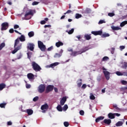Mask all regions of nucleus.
Wrapping results in <instances>:
<instances>
[{
  "label": "nucleus",
  "instance_id": "1",
  "mask_svg": "<svg viewBox=\"0 0 127 127\" xmlns=\"http://www.w3.org/2000/svg\"><path fill=\"white\" fill-rule=\"evenodd\" d=\"M19 40L21 42H23L25 41V36L23 35H21L20 37L17 38L14 41V50L12 51V54H15L17 51L21 49V44H19Z\"/></svg>",
  "mask_w": 127,
  "mask_h": 127
},
{
  "label": "nucleus",
  "instance_id": "2",
  "mask_svg": "<svg viewBox=\"0 0 127 127\" xmlns=\"http://www.w3.org/2000/svg\"><path fill=\"white\" fill-rule=\"evenodd\" d=\"M32 68L36 72H39L41 70V67L35 62H32L31 63Z\"/></svg>",
  "mask_w": 127,
  "mask_h": 127
},
{
  "label": "nucleus",
  "instance_id": "3",
  "mask_svg": "<svg viewBox=\"0 0 127 127\" xmlns=\"http://www.w3.org/2000/svg\"><path fill=\"white\" fill-rule=\"evenodd\" d=\"M33 14H34L33 13V10L30 9L28 10V12H26L24 18L25 20H28V19H30V18H31V16L30 15H33Z\"/></svg>",
  "mask_w": 127,
  "mask_h": 127
},
{
  "label": "nucleus",
  "instance_id": "4",
  "mask_svg": "<svg viewBox=\"0 0 127 127\" xmlns=\"http://www.w3.org/2000/svg\"><path fill=\"white\" fill-rule=\"evenodd\" d=\"M38 45L39 48L41 50V51H43L44 52L45 50H46V46L43 44V42H42L41 41H38Z\"/></svg>",
  "mask_w": 127,
  "mask_h": 127
},
{
  "label": "nucleus",
  "instance_id": "5",
  "mask_svg": "<svg viewBox=\"0 0 127 127\" xmlns=\"http://www.w3.org/2000/svg\"><path fill=\"white\" fill-rule=\"evenodd\" d=\"M102 69L103 70V72L106 80H110V72L107 71V68H105L104 67H103Z\"/></svg>",
  "mask_w": 127,
  "mask_h": 127
},
{
  "label": "nucleus",
  "instance_id": "6",
  "mask_svg": "<svg viewBox=\"0 0 127 127\" xmlns=\"http://www.w3.org/2000/svg\"><path fill=\"white\" fill-rule=\"evenodd\" d=\"M45 84H40L38 87V91L41 94L42 93H43L45 91Z\"/></svg>",
  "mask_w": 127,
  "mask_h": 127
},
{
  "label": "nucleus",
  "instance_id": "7",
  "mask_svg": "<svg viewBox=\"0 0 127 127\" xmlns=\"http://www.w3.org/2000/svg\"><path fill=\"white\" fill-rule=\"evenodd\" d=\"M1 30L3 31V30H6L8 28V23L5 22H3L1 24Z\"/></svg>",
  "mask_w": 127,
  "mask_h": 127
},
{
  "label": "nucleus",
  "instance_id": "8",
  "mask_svg": "<svg viewBox=\"0 0 127 127\" xmlns=\"http://www.w3.org/2000/svg\"><path fill=\"white\" fill-rule=\"evenodd\" d=\"M54 89V86L52 85H49L47 86L46 88V93H48L50 92H52Z\"/></svg>",
  "mask_w": 127,
  "mask_h": 127
},
{
  "label": "nucleus",
  "instance_id": "9",
  "mask_svg": "<svg viewBox=\"0 0 127 127\" xmlns=\"http://www.w3.org/2000/svg\"><path fill=\"white\" fill-rule=\"evenodd\" d=\"M27 49H29L31 51H33L34 50V44L31 43H28L27 44Z\"/></svg>",
  "mask_w": 127,
  "mask_h": 127
},
{
  "label": "nucleus",
  "instance_id": "10",
  "mask_svg": "<svg viewBox=\"0 0 127 127\" xmlns=\"http://www.w3.org/2000/svg\"><path fill=\"white\" fill-rule=\"evenodd\" d=\"M66 101H67V97L66 96H64L60 101L61 106H64Z\"/></svg>",
  "mask_w": 127,
  "mask_h": 127
},
{
  "label": "nucleus",
  "instance_id": "11",
  "mask_svg": "<svg viewBox=\"0 0 127 127\" xmlns=\"http://www.w3.org/2000/svg\"><path fill=\"white\" fill-rule=\"evenodd\" d=\"M92 34H93V35H102V33H103V31H92L91 32Z\"/></svg>",
  "mask_w": 127,
  "mask_h": 127
},
{
  "label": "nucleus",
  "instance_id": "12",
  "mask_svg": "<svg viewBox=\"0 0 127 127\" xmlns=\"http://www.w3.org/2000/svg\"><path fill=\"white\" fill-rule=\"evenodd\" d=\"M89 50V49L87 47H85L81 49L80 51H78L79 52V54H82V53H84L86 52V51H88Z\"/></svg>",
  "mask_w": 127,
  "mask_h": 127
},
{
  "label": "nucleus",
  "instance_id": "13",
  "mask_svg": "<svg viewBox=\"0 0 127 127\" xmlns=\"http://www.w3.org/2000/svg\"><path fill=\"white\" fill-rule=\"evenodd\" d=\"M48 108H49V106H48V104L46 103L42 105L41 110H42V111H44V110H48Z\"/></svg>",
  "mask_w": 127,
  "mask_h": 127
},
{
  "label": "nucleus",
  "instance_id": "14",
  "mask_svg": "<svg viewBox=\"0 0 127 127\" xmlns=\"http://www.w3.org/2000/svg\"><path fill=\"white\" fill-rule=\"evenodd\" d=\"M103 123L105 124V125H107L108 126H110L112 123V120L111 119H105L103 121Z\"/></svg>",
  "mask_w": 127,
  "mask_h": 127
},
{
  "label": "nucleus",
  "instance_id": "15",
  "mask_svg": "<svg viewBox=\"0 0 127 127\" xmlns=\"http://www.w3.org/2000/svg\"><path fill=\"white\" fill-rule=\"evenodd\" d=\"M27 78H29V80H32L34 79V74L31 73H28Z\"/></svg>",
  "mask_w": 127,
  "mask_h": 127
},
{
  "label": "nucleus",
  "instance_id": "16",
  "mask_svg": "<svg viewBox=\"0 0 127 127\" xmlns=\"http://www.w3.org/2000/svg\"><path fill=\"white\" fill-rule=\"evenodd\" d=\"M63 45H64V43L60 41L56 43V46L58 47V48L60 47V46H63Z\"/></svg>",
  "mask_w": 127,
  "mask_h": 127
},
{
  "label": "nucleus",
  "instance_id": "17",
  "mask_svg": "<svg viewBox=\"0 0 127 127\" xmlns=\"http://www.w3.org/2000/svg\"><path fill=\"white\" fill-rule=\"evenodd\" d=\"M108 117L109 119H111V120H113V119H115V113H110L108 115Z\"/></svg>",
  "mask_w": 127,
  "mask_h": 127
},
{
  "label": "nucleus",
  "instance_id": "18",
  "mask_svg": "<svg viewBox=\"0 0 127 127\" xmlns=\"http://www.w3.org/2000/svg\"><path fill=\"white\" fill-rule=\"evenodd\" d=\"M104 119H105V117H104V116L99 117L95 120V122H96V123H99V122H100V121H103V120H104Z\"/></svg>",
  "mask_w": 127,
  "mask_h": 127
},
{
  "label": "nucleus",
  "instance_id": "19",
  "mask_svg": "<svg viewBox=\"0 0 127 127\" xmlns=\"http://www.w3.org/2000/svg\"><path fill=\"white\" fill-rule=\"evenodd\" d=\"M84 38L86 40H90L92 38V37H91V34H86L84 35Z\"/></svg>",
  "mask_w": 127,
  "mask_h": 127
},
{
  "label": "nucleus",
  "instance_id": "20",
  "mask_svg": "<svg viewBox=\"0 0 127 127\" xmlns=\"http://www.w3.org/2000/svg\"><path fill=\"white\" fill-rule=\"evenodd\" d=\"M79 54H80L79 51H78V52L74 51V52H72L70 54V55H71V56H73V57H75V56H76V55H79Z\"/></svg>",
  "mask_w": 127,
  "mask_h": 127
},
{
  "label": "nucleus",
  "instance_id": "21",
  "mask_svg": "<svg viewBox=\"0 0 127 127\" xmlns=\"http://www.w3.org/2000/svg\"><path fill=\"white\" fill-rule=\"evenodd\" d=\"M5 87H6V85H5V84L2 83L0 84V91H2V90H3V89H4V88H5Z\"/></svg>",
  "mask_w": 127,
  "mask_h": 127
},
{
  "label": "nucleus",
  "instance_id": "22",
  "mask_svg": "<svg viewBox=\"0 0 127 127\" xmlns=\"http://www.w3.org/2000/svg\"><path fill=\"white\" fill-rule=\"evenodd\" d=\"M58 65H59V63H54L53 64H51L50 65V67L51 68H54V67H56V66H58Z\"/></svg>",
  "mask_w": 127,
  "mask_h": 127
},
{
  "label": "nucleus",
  "instance_id": "23",
  "mask_svg": "<svg viewBox=\"0 0 127 127\" xmlns=\"http://www.w3.org/2000/svg\"><path fill=\"white\" fill-rule=\"evenodd\" d=\"M111 28L113 30H114V31L121 30V29H122V28L120 27H115L114 26H112L111 27Z\"/></svg>",
  "mask_w": 127,
  "mask_h": 127
},
{
  "label": "nucleus",
  "instance_id": "24",
  "mask_svg": "<svg viewBox=\"0 0 127 127\" xmlns=\"http://www.w3.org/2000/svg\"><path fill=\"white\" fill-rule=\"evenodd\" d=\"M123 125H124V122L122 121H119L116 124L115 126L116 127H122Z\"/></svg>",
  "mask_w": 127,
  "mask_h": 127
},
{
  "label": "nucleus",
  "instance_id": "25",
  "mask_svg": "<svg viewBox=\"0 0 127 127\" xmlns=\"http://www.w3.org/2000/svg\"><path fill=\"white\" fill-rule=\"evenodd\" d=\"M26 112L28 116H31V115L33 114V110H32V109H27L26 110Z\"/></svg>",
  "mask_w": 127,
  "mask_h": 127
},
{
  "label": "nucleus",
  "instance_id": "26",
  "mask_svg": "<svg viewBox=\"0 0 127 127\" xmlns=\"http://www.w3.org/2000/svg\"><path fill=\"white\" fill-rule=\"evenodd\" d=\"M78 82H80L77 83V86L78 88H80L82 86V79L80 78L78 79Z\"/></svg>",
  "mask_w": 127,
  "mask_h": 127
},
{
  "label": "nucleus",
  "instance_id": "27",
  "mask_svg": "<svg viewBox=\"0 0 127 127\" xmlns=\"http://www.w3.org/2000/svg\"><path fill=\"white\" fill-rule=\"evenodd\" d=\"M28 35L29 37H33L34 36V32L33 31H31L28 33Z\"/></svg>",
  "mask_w": 127,
  "mask_h": 127
},
{
  "label": "nucleus",
  "instance_id": "28",
  "mask_svg": "<svg viewBox=\"0 0 127 127\" xmlns=\"http://www.w3.org/2000/svg\"><path fill=\"white\" fill-rule=\"evenodd\" d=\"M57 109L58 110V111H59V112H62L63 111V109H62V107L61 105H58L57 107Z\"/></svg>",
  "mask_w": 127,
  "mask_h": 127
},
{
  "label": "nucleus",
  "instance_id": "29",
  "mask_svg": "<svg viewBox=\"0 0 127 127\" xmlns=\"http://www.w3.org/2000/svg\"><path fill=\"white\" fill-rule=\"evenodd\" d=\"M122 68L123 69H127V63L124 62L122 66Z\"/></svg>",
  "mask_w": 127,
  "mask_h": 127
},
{
  "label": "nucleus",
  "instance_id": "30",
  "mask_svg": "<svg viewBox=\"0 0 127 127\" xmlns=\"http://www.w3.org/2000/svg\"><path fill=\"white\" fill-rule=\"evenodd\" d=\"M126 24H127V21H124L122 22L120 24V26L121 27H124V26H125V25H126Z\"/></svg>",
  "mask_w": 127,
  "mask_h": 127
},
{
  "label": "nucleus",
  "instance_id": "31",
  "mask_svg": "<svg viewBox=\"0 0 127 127\" xmlns=\"http://www.w3.org/2000/svg\"><path fill=\"white\" fill-rule=\"evenodd\" d=\"M109 36H110V34L108 33H105L102 35V37L103 38H105L106 37H109Z\"/></svg>",
  "mask_w": 127,
  "mask_h": 127
},
{
  "label": "nucleus",
  "instance_id": "32",
  "mask_svg": "<svg viewBox=\"0 0 127 127\" xmlns=\"http://www.w3.org/2000/svg\"><path fill=\"white\" fill-rule=\"evenodd\" d=\"M60 53H56L54 56V58H60L62 57Z\"/></svg>",
  "mask_w": 127,
  "mask_h": 127
},
{
  "label": "nucleus",
  "instance_id": "33",
  "mask_svg": "<svg viewBox=\"0 0 127 127\" xmlns=\"http://www.w3.org/2000/svg\"><path fill=\"white\" fill-rule=\"evenodd\" d=\"M81 17H82L81 14H80L79 13L75 14V18H76V19H78V18H81Z\"/></svg>",
  "mask_w": 127,
  "mask_h": 127
},
{
  "label": "nucleus",
  "instance_id": "34",
  "mask_svg": "<svg viewBox=\"0 0 127 127\" xmlns=\"http://www.w3.org/2000/svg\"><path fill=\"white\" fill-rule=\"evenodd\" d=\"M65 32L68 33L69 34H72L73 32H74V28L71 29L69 31L66 30Z\"/></svg>",
  "mask_w": 127,
  "mask_h": 127
},
{
  "label": "nucleus",
  "instance_id": "35",
  "mask_svg": "<svg viewBox=\"0 0 127 127\" xmlns=\"http://www.w3.org/2000/svg\"><path fill=\"white\" fill-rule=\"evenodd\" d=\"M116 74L118 76H124V72H121L120 71H117L116 72Z\"/></svg>",
  "mask_w": 127,
  "mask_h": 127
},
{
  "label": "nucleus",
  "instance_id": "36",
  "mask_svg": "<svg viewBox=\"0 0 127 127\" xmlns=\"http://www.w3.org/2000/svg\"><path fill=\"white\" fill-rule=\"evenodd\" d=\"M67 109H68V105H67V104L64 105L63 108V111H67Z\"/></svg>",
  "mask_w": 127,
  "mask_h": 127
},
{
  "label": "nucleus",
  "instance_id": "37",
  "mask_svg": "<svg viewBox=\"0 0 127 127\" xmlns=\"http://www.w3.org/2000/svg\"><path fill=\"white\" fill-rule=\"evenodd\" d=\"M4 46H5V43H2L0 45V50H1V49H2V48H3V47H4Z\"/></svg>",
  "mask_w": 127,
  "mask_h": 127
},
{
  "label": "nucleus",
  "instance_id": "38",
  "mask_svg": "<svg viewBox=\"0 0 127 127\" xmlns=\"http://www.w3.org/2000/svg\"><path fill=\"white\" fill-rule=\"evenodd\" d=\"M121 83L122 85H127V81L126 80H122Z\"/></svg>",
  "mask_w": 127,
  "mask_h": 127
},
{
  "label": "nucleus",
  "instance_id": "39",
  "mask_svg": "<svg viewBox=\"0 0 127 127\" xmlns=\"http://www.w3.org/2000/svg\"><path fill=\"white\" fill-rule=\"evenodd\" d=\"M113 108H115V110L117 111H120V108L118 107V105H117L116 104L113 105Z\"/></svg>",
  "mask_w": 127,
  "mask_h": 127
},
{
  "label": "nucleus",
  "instance_id": "40",
  "mask_svg": "<svg viewBox=\"0 0 127 127\" xmlns=\"http://www.w3.org/2000/svg\"><path fill=\"white\" fill-rule=\"evenodd\" d=\"M90 100H95V99H96V97H95V96H94V95L91 93L90 96Z\"/></svg>",
  "mask_w": 127,
  "mask_h": 127
},
{
  "label": "nucleus",
  "instance_id": "41",
  "mask_svg": "<svg viewBox=\"0 0 127 127\" xmlns=\"http://www.w3.org/2000/svg\"><path fill=\"white\" fill-rule=\"evenodd\" d=\"M108 15L110 17H113V16H115V14L114 13H108Z\"/></svg>",
  "mask_w": 127,
  "mask_h": 127
},
{
  "label": "nucleus",
  "instance_id": "42",
  "mask_svg": "<svg viewBox=\"0 0 127 127\" xmlns=\"http://www.w3.org/2000/svg\"><path fill=\"white\" fill-rule=\"evenodd\" d=\"M6 105V103H1L0 104V108H5V106Z\"/></svg>",
  "mask_w": 127,
  "mask_h": 127
},
{
  "label": "nucleus",
  "instance_id": "43",
  "mask_svg": "<svg viewBox=\"0 0 127 127\" xmlns=\"http://www.w3.org/2000/svg\"><path fill=\"white\" fill-rule=\"evenodd\" d=\"M108 60H109V57H104L102 59V61H108Z\"/></svg>",
  "mask_w": 127,
  "mask_h": 127
},
{
  "label": "nucleus",
  "instance_id": "44",
  "mask_svg": "<svg viewBox=\"0 0 127 127\" xmlns=\"http://www.w3.org/2000/svg\"><path fill=\"white\" fill-rule=\"evenodd\" d=\"M39 99V97H38V96H36L33 98V101L34 102H37Z\"/></svg>",
  "mask_w": 127,
  "mask_h": 127
},
{
  "label": "nucleus",
  "instance_id": "45",
  "mask_svg": "<svg viewBox=\"0 0 127 127\" xmlns=\"http://www.w3.org/2000/svg\"><path fill=\"white\" fill-rule=\"evenodd\" d=\"M64 127H69V123H68L67 122H64Z\"/></svg>",
  "mask_w": 127,
  "mask_h": 127
},
{
  "label": "nucleus",
  "instance_id": "46",
  "mask_svg": "<svg viewBox=\"0 0 127 127\" xmlns=\"http://www.w3.org/2000/svg\"><path fill=\"white\" fill-rule=\"evenodd\" d=\"M22 57V55H21V53H20L17 55V59H20V58H21Z\"/></svg>",
  "mask_w": 127,
  "mask_h": 127
},
{
  "label": "nucleus",
  "instance_id": "47",
  "mask_svg": "<svg viewBox=\"0 0 127 127\" xmlns=\"http://www.w3.org/2000/svg\"><path fill=\"white\" fill-rule=\"evenodd\" d=\"M99 24H102L103 23H106V21L104 20H100L99 22H98Z\"/></svg>",
  "mask_w": 127,
  "mask_h": 127
},
{
  "label": "nucleus",
  "instance_id": "48",
  "mask_svg": "<svg viewBox=\"0 0 127 127\" xmlns=\"http://www.w3.org/2000/svg\"><path fill=\"white\" fill-rule=\"evenodd\" d=\"M79 114L81 116H84L85 112H84V111L83 110H80L79 111Z\"/></svg>",
  "mask_w": 127,
  "mask_h": 127
},
{
  "label": "nucleus",
  "instance_id": "49",
  "mask_svg": "<svg viewBox=\"0 0 127 127\" xmlns=\"http://www.w3.org/2000/svg\"><path fill=\"white\" fill-rule=\"evenodd\" d=\"M38 3H39V2L34 1V2H32V5H37V4H38Z\"/></svg>",
  "mask_w": 127,
  "mask_h": 127
},
{
  "label": "nucleus",
  "instance_id": "50",
  "mask_svg": "<svg viewBox=\"0 0 127 127\" xmlns=\"http://www.w3.org/2000/svg\"><path fill=\"white\" fill-rule=\"evenodd\" d=\"M120 50L121 51H123V50H124V49H125V48H126V46H121L120 47Z\"/></svg>",
  "mask_w": 127,
  "mask_h": 127
},
{
  "label": "nucleus",
  "instance_id": "51",
  "mask_svg": "<svg viewBox=\"0 0 127 127\" xmlns=\"http://www.w3.org/2000/svg\"><path fill=\"white\" fill-rule=\"evenodd\" d=\"M31 87V85H30V84H28L27 83L26 84V88H27V89H30Z\"/></svg>",
  "mask_w": 127,
  "mask_h": 127
},
{
  "label": "nucleus",
  "instance_id": "52",
  "mask_svg": "<svg viewBox=\"0 0 127 127\" xmlns=\"http://www.w3.org/2000/svg\"><path fill=\"white\" fill-rule=\"evenodd\" d=\"M91 12V10L90 9H86L85 10V13H90Z\"/></svg>",
  "mask_w": 127,
  "mask_h": 127
},
{
  "label": "nucleus",
  "instance_id": "53",
  "mask_svg": "<svg viewBox=\"0 0 127 127\" xmlns=\"http://www.w3.org/2000/svg\"><path fill=\"white\" fill-rule=\"evenodd\" d=\"M9 32L10 33H13V32H14V30H13V28L10 29L9 30Z\"/></svg>",
  "mask_w": 127,
  "mask_h": 127
},
{
  "label": "nucleus",
  "instance_id": "54",
  "mask_svg": "<svg viewBox=\"0 0 127 127\" xmlns=\"http://www.w3.org/2000/svg\"><path fill=\"white\" fill-rule=\"evenodd\" d=\"M97 80L98 82H100V81H101V80H102V77L101 76H99L97 78Z\"/></svg>",
  "mask_w": 127,
  "mask_h": 127
},
{
  "label": "nucleus",
  "instance_id": "55",
  "mask_svg": "<svg viewBox=\"0 0 127 127\" xmlns=\"http://www.w3.org/2000/svg\"><path fill=\"white\" fill-rule=\"evenodd\" d=\"M115 48H111V53L112 54H114L115 53Z\"/></svg>",
  "mask_w": 127,
  "mask_h": 127
},
{
  "label": "nucleus",
  "instance_id": "56",
  "mask_svg": "<svg viewBox=\"0 0 127 127\" xmlns=\"http://www.w3.org/2000/svg\"><path fill=\"white\" fill-rule=\"evenodd\" d=\"M52 49H53V46H51L49 48H48L47 51H51V50H52Z\"/></svg>",
  "mask_w": 127,
  "mask_h": 127
},
{
  "label": "nucleus",
  "instance_id": "57",
  "mask_svg": "<svg viewBox=\"0 0 127 127\" xmlns=\"http://www.w3.org/2000/svg\"><path fill=\"white\" fill-rule=\"evenodd\" d=\"M72 11L71 10H68L65 13H64V14H67V13H71Z\"/></svg>",
  "mask_w": 127,
  "mask_h": 127
},
{
  "label": "nucleus",
  "instance_id": "58",
  "mask_svg": "<svg viewBox=\"0 0 127 127\" xmlns=\"http://www.w3.org/2000/svg\"><path fill=\"white\" fill-rule=\"evenodd\" d=\"M17 28H19V26L18 25H15L14 26V29H17Z\"/></svg>",
  "mask_w": 127,
  "mask_h": 127
},
{
  "label": "nucleus",
  "instance_id": "59",
  "mask_svg": "<svg viewBox=\"0 0 127 127\" xmlns=\"http://www.w3.org/2000/svg\"><path fill=\"white\" fill-rule=\"evenodd\" d=\"M82 89H86L87 88V85L85 84H83L81 86Z\"/></svg>",
  "mask_w": 127,
  "mask_h": 127
},
{
  "label": "nucleus",
  "instance_id": "60",
  "mask_svg": "<svg viewBox=\"0 0 127 127\" xmlns=\"http://www.w3.org/2000/svg\"><path fill=\"white\" fill-rule=\"evenodd\" d=\"M41 24H45L46 23V21L45 20H42L40 22Z\"/></svg>",
  "mask_w": 127,
  "mask_h": 127
},
{
  "label": "nucleus",
  "instance_id": "61",
  "mask_svg": "<svg viewBox=\"0 0 127 127\" xmlns=\"http://www.w3.org/2000/svg\"><path fill=\"white\" fill-rule=\"evenodd\" d=\"M7 126H11L12 125V123L10 121H9L7 123Z\"/></svg>",
  "mask_w": 127,
  "mask_h": 127
},
{
  "label": "nucleus",
  "instance_id": "62",
  "mask_svg": "<svg viewBox=\"0 0 127 127\" xmlns=\"http://www.w3.org/2000/svg\"><path fill=\"white\" fill-rule=\"evenodd\" d=\"M120 117V116H121V114H119V113H114V116L115 117Z\"/></svg>",
  "mask_w": 127,
  "mask_h": 127
},
{
  "label": "nucleus",
  "instance_id": "63",
  "mask_svg": "<svg viewBox=\"0 0 127 127\" xmlns=\"http://www.w3.org/2000/svg\"><path fill=\"white\" fill-rule=\"evenodd\" d=\"M45 28H46L47 27L50 28L51 27V25H46L44 26Z\"/></svg>",
  "mask_w": 127,
  "mask_h": 127
},
{
  "label": "nucleus",
  "instance_id": "64",
  "mask_svg": "<svg viewBox=\"0 0 127 127\" xmlns=\"http://www.w3.org/2000/svg\"><path fill=\"white\" fill-rule=\"evenodd\" d=\"M124 76H127V71L126 72H124Z\"/></svg>",
  "mask_w": 127,
  "mask_h": 127
}]
</instances>
